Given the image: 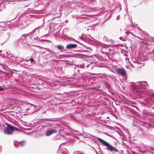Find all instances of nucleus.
<instances>
[{
  "instance_id": "f257e3e1",
  "label": "nucleus",
  "mask_w": 154,
  "mask_h": 154,
  "mask_svg": "<svg viewBox=\"0 0 154 154\" xmlns=\"http://www.w3.org/2000/svg\"><path fill=\"white\" fill-rule=\"evenodd\" d=\"M7 127L5 128L4 131L5 134H11L14 131H20L18 128L11 125L6 124Z\"/></svg>"
},
{
  "instance_id": "f03ea898",
  "label": "nucleus",
  "mask_w": 154,
  "mask_h": 154,
  "mask_svg": "<svg viewBox=\"0 0 154 154\" xmlns=\"http://www.w3.org/2000/svg\"><path fill=\"white\" fill-rule=\"evenodd\" d=\"M134 31L135 32V35H133L132 32H130L129 31H127L125 32V33L127 35H128L129 34H131L132 35L134 36L135 37H137L140 38L142 36V34L141 33V31L139 29L137 30H135Z\"/></svg>"
},
{
  "instance_id": "7ed1b4c3",
  "label": "nucleus",
  "mask_w": 154,
  "mask_h": 154,
  "mask_svg": "<svg viewBox=\"0 0 154 154\" xmlns=\"http://www.w3.org/2000/svg\"><path fill=\"white\" fill-rule=\"evenodd\" d=\"M116 70L118 74H120L122 76H125L126 75L127 72L125 69L119 68H117Z\"/></svg>"
},
{
  "instance_id": "20e7f679",
  "label": "nucleus",
  "mask_w": 154,
  "mask_h": 154,
  "mask_svg": "<svg viewBox=\"0 0 154 154\" xmlns=\"http://www.w3.org/2000/svg\"><path fill=\"white\" fill-rule=\"evenodd\" d=\"M106 149L110 150L111 152L115 151L118 153L119 152V151L116 148L110 145L108 147H106Z\"/></svg>"
},
{
  "instance_id": "39448f33",
  "label": "nucleus",
  "mask_w": 154,
  "mask_h": 154,
  "mask_svg": "<svg viewBox=\"0 0 154 154\" xmlns=\"http://www.w3.org/2000/svg\"><path fill=\"white\" fill-rule=\"evenodd\" d=\"M77 46V45L75 44H69L67 45L66 48L69 49H72L76 48Z\"/></svg>"
},
{
  "instance_id": "423d86ee",
  "label": "nucleus",
  "mask_w": 154,
  "mask_h": 154,
  "mask_svg": "<svg viewBox=\"0 0 154 154\" xmlns=\"http://www.w3.org/2000/svg\"><path fill=\"white\" fill-rule=\"evenodd\" d=\"M97 139L101 143L107 146V147H108L109 145L108 143L103 139L100 138H97Z\"/></svg>"
},
{
  "instance_id": "0eeeda50",
  "label": "nucleus",
  "mask_w": 154,
  "mask_h": 154,
  "mask_svg": "<svg viewBox=\"0 0 154 154\" xmlns=\"http://www.w3.org/2000/svg\"><path fill=\"white\" fill-rule=\"evenodd\" d=\"M57 131L55 130H48L46 133L47 136H49L54 133H57Z\"/></svg>"
},
{
  "instance_id": "6e6552de",
  "label": "nucleus",
  "mask_w": 154,
  "mask_h": 154,
  "mask_svg": "<svg viewBox=\"0 0 154 154\" xmlns=\"http://www.w3.org/2000/svg\"><path fill=\"white\" fill-rule=\"evenodd\" d=\"M57 48L60 51H62L64 49V47L62 45H58L57 46Z\"/></svg>"
},
{
  "instance_id": "1a4fd4ad",
  "label": "nucleus",
  "mask_w": 154,
  "mask_h": 154,
  "mask_svg": "<svg viewBox=\"0 0 154 154\" xmlns=\"http://www.w3.org/2000/svg\"><path fill=\"white\" fill-rule=\"evenodd\" d=\"M6 88L4 86H0V91H3L6 89Z\"/></svg>"
},
{
  "instance_id": "9d476101",
  "label": "nucleus",
  "mask_w": 154,
  "mask_h": 154,
  "mask_svg": "<svg viewBox=\"0 0 154 154\" xmlns=\"http://www.w3.org/2000/svg\"><path fill=\"white\" fill-rule=\"evenodd\" d=\"M29 60L31 62H32L33 61V60L32 58H30L29 59Z\"/></svg>"
},
{
  "instance_id": "9b49d317",
  "label": "nucleus",
  "mask_w": 154,
  "mask_h": 154,
  "mask_svg": "<svg viewBox=\"0 0 154 154\" xmlns=\"http://www.w3.org/2000/svg\"><path fill=\"white\" fill-rule=\"evenodd\" d=\"M21 143H21V145H23V144H22Z\"/></svg>"
}]
</instances>
